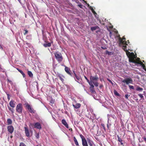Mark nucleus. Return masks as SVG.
Listing matches in <instances>:
<instances>
[{
    "label": "nucleus",
    "instance_id": "nucleus-1",
    "mask_svg": "<svg viewBox=\"0 0 146 146\" xmlns=\"http://www.w3.org/2000/svg\"><path fill=\"white\" fill-rule=\"evenodd\" d=\"M98 81H94L93 82H91L90 83H89V84L90 86V87L89 88L90 91L91 93L96 94V92L94 90V85L93 84V83L94 85L96 87L98 86L99 85V83L98 82Z\"/></svg>",
    "mask_w": 146,
    "mask_h": 146
},
{
    "label": "nucleus",
    "instance_id": "nucleus-2",
    "mask_svg": "<svg viewBox=\"0 0 146 146\" xmlns=\"http://www.w3.org/2000/svg\"><path fill=\"white\" fill-rule=\"evenodd\" d=\"M54 54L56 59L59 62H60L62 61L63 57L60 52H57L54 53Z\"/></svg>",
    "mask_w": 146,
    "mask_h": 146
},
{
    "label": "nucleus",
    "instance_id": "nucleus-3",
    "mask_svg": "<svg viewBox=\"0 0 146 146\" xmlns=\"http://www.w3.org/2000/svg\"><path fill=\"white\" fill-rule=\"evenodd\" d=\"M84 77L86 80L88 84L90 83L91 82H93L94 81H97L98 79V78L96 75L95 76H90V81L89 80L86 76H84Z\"/></svg>",
    "mask_w": 146,
    "mask_h": 146
},
{
    "label": "nucleus",
    "instance_id": "nucleus-4",
    "mask_svg": "<svg viewBox=\"0 0 146 146\" xmlns=\"http://www.w3.org/2000/svg\"><path fill=\"white\" fill-rule=\"evenodd\" d=\"M23 107L22 104L21 103L18 104L16 108V111L19 114H21L22 112Z\"/></svg>",
    "mask_w": 146,
    "mask_h": 146
},
{
    "label": "nucleus",
    "instance_id": "nucleus-5",
    "mask_svg": "<svg viewBox=\"0 0 146 146\" xmlns=\"http://www.w3.org/2000/svg\"><path fill=\"white\" fill-rule=\"evenodd\" d=\"M25 107L31 113H34L35 111L32 108L31 106L28 103L25 104Z\"/></svg>",
    "mask_w": 146,
    "mask_h": 146
},
{
    "label": "nucleus",
    "instance_id": "nucleus-6",
    "mask_svg": "<svg viewBox=\"0 0 146 146\" xmlns=\"http://www.w3.org/2000/svg\"><path fill=\"white\" fill-rule=\"evenodd\" d=\"M122 82L126 83L127 84L129 83L131 84L133 82V80L131 78H127L122 81Z\"/></svg>",
    "mask_w": 146,
    "mask_h": 146
},
{
    "label": "nucleus",
    "instance_id": "nucleus-7",
    "mask_svg": "<svg viewBox=\"0 0 146 146\" xmlns=\"http://www.w3.org/2000/svg\"><path fill=\"white\" fill-rule=\"evenodd\" d=\"M25 129V132L26 136L28 137H30V132L27 125L26 127H24Z\"/></svg>",
    "mask_w": 146,
    "mask_h": 146
},
{
    "label": "nucleus",
    "instance_id": "nucleus-8",
    "mask_svg": "<svg viewBox=\"0 0 146 146\" xmlns=\"http://www.w3.org/2000/svg\"><path fill=\"white\" fill-rule=\"evenodd\" d=\"M7 130L8 132L11 134H12L14 131V128L12 125L9 126L7 127Z\"/></svg>",
    "mask_w": 146,
    "mask_h": 146
},
{
    "label": "nucleus",
    "instance_id": "nucleus-9",
    "mask_svg": "<svg viewBox=\"0 0 146 146\" xmlns=\"http://www.w3.org/2000/svg\"><path fill=\"white\" fill-rule=\"evenodd\" d=\"M65 66L64 69L65 72L67 74L70 75V76H72V74H71V71L70 70V69L67 67L66 66Z\"/></svg>",
    "mask_w": 146,
    "mask_h": 146
},
{
    "label": "nucleus",
    "instance_id": "nucleus-10",
    "mask_svg": "<svg viewBox=\"0 0 146 146\" xmlns=\"http://www.w3.org/2000/svg\"><path fill=\"white\" fill-rule=\"evenodd\" d=\"M34 126L35 128L40 129L42 128L41 124L38 122L35 123L34 124Z\"/></svg>",
    "mask_w": 146,
    "mask_h": 146
},
{
    "label": "nucleus",
    "instance_id": "nucleus-11",
    "mask_svg": "<svg viewBox=\"0 0 146 146\" xmlns=\"http://www.w3.org/2000/svg\"><path fill=\"white\" fill-rule=\"evenodd\" d=\"M57 76L59 78L62 82H64V78H65V77L64 76L59 73L57 74Z\"/></svg>",
    "mask_w": 146,
    "mask_h": 146
},
{
    "label": "nucleus",
    "instance_id": "nucleus-12",
    "mask_svg": "<svg viewBox=\"0 0 146 146\" xmlns=\"http://www.w3.org/2000/svg\"><path fill=\"white\" fill-rule=\"evenodd\" d=\"M125 40V38L124 37H123L122 39L120 40V43L123 44L127 45V42Z\"/></svg>",
    "mask_w": 146,
    "mask_h": 146
},
{
    "label": "nucleus",
    "instance_id": "nucleus-13",
    "mask_svg": "<svg viewBox=\"0 0 146 146\" xmlns=\"http://www.w3.org/2000/svg\"><path fill=\"white\" fill-rule=\"evenodd\" d=\"M62 123L63 125H64L65 126V127L66 128H68V125L65 119H63L62 120Z\"/></svg>",
    "mask_w": 146,
    "mask_h": 146
},
{
    "label": "nucleus",
    "instance_id": "nucleus-14",
    "mask_svg": "<svg viewBox=\"0 0 146 146\" xmlns=\"http://www.w3.org/2000/svg\"><path fill=\"white\" fill-rule=\"evenodd\" d=\"M87 140L88 144L90 146H93L94 143L92 141L88 138H87Z\"/></svg>",
    "mask_w": 146,
    "mask_h": 146
},
{
    "label": "nucleus",
    "instance_id": "nucleus-15",
    "mask_svg": "<svg viewBox=\"0 0 146 146\" xmlns=\"http://www.w3.org/2000/svg\"><path fill=\"white\" fill-rule=\"evenodd\" d=\"M14 101L11 100L9 103L10 106L12 108H14L15 107V104L14 103Z\"/></svg>",
    "mask_w": 146,
    "mask_h": 146
},
{
    "label": "nucleus",
    "instance_id": "nucleus-16",
    "mask_svg": "<svg viewBox=\"0 0 146 146\" xmlns=\"http://www.w3.org/2000/svg\"><path fill=\"white\" fill-rule=\"evenodd\" d=\"M81 105L80 103H77L76 105L73 104V106L74 108L76 109H78L80 108Z\"/></svg>",
    "mask_w": 146,
    "mask_h": 146
},
{
    "label": "nucleus",
    "instance_id": "nucleus-17",
    "mask_svg": "<svg viewBox=\"0 0 146 146\" xmlns=\"http://www.w3.org/2000/svg\"><path fill=\"white\" fill-rule=\"evenodd\" d=\"M87 141V140L86 139L82 141V145L83 146H88Z\"/></svg>",
    "mask_w": 146,
    "mask_h": 146
},
{
    "label": "nucleus",
    "instance_id": "nucleus-18",
    "mask_svg": "<svg viewBox=\"0 0 146 146\" xmlns=\"http://www.w3.org/2000/svg\"><path fill=\"white\" fill-rule=\"evenodd\" d=\"M132 62L137 64H139L141 65H143V62L141 61H135L134 60H133L132 61Z\"/></svg>",
    "mask_w": 146,
    "mask_h": 146
},
{
    "label": "nucleus",
    "instance_id": "nucleus-19",
    "mask_svg": "<svg viewBox=\"0 0 146 146\" xmlns=\"http://www.w3.org/2000/svg\"><path fill=\"white\" fill-rule=\"evenodd\" d=\"M125 45H123L122 47V48L123 50L126 52L127 54V53H129V54H130V52H128V51L126 49L127 46Z\"/></svg>",
    "mask_w": 146,
    "mask_h": 146
},
{
    "label": "nucleus",
    "instance_id": "nucleus-20",
    "mask_svg": "<svg viewBox=\"0 0 146 146\" xmlns=\"http://www.w3.org/2000/svg\"><path fill=\"white\" fill-rule=\"evenodd\" d=\"M99 29V27L98 26H96L93 27H91L90 29L91 30L93 31H94L96 29Z\"/></svg>",
    "mask_w": 146,
    "mask_h": 146
},
{
    "label": "nucleus",
    "instance_id": "nucleus-21",
    "mask_svg": "<svg viewBox=\"0 0 146 146\" xmlns=\"http://www.w3.org/2000/svg\"><path fill=\"white\" fill-rule=\"evenodd\" d=\"M7 125H11L12 123V121L11 119L8 118L7 119Z\"/></svg>",
    "mask_w": 146,
    "mask_h": 146
},
{
    "label": "nucleus",
    "instance_id": "nucleus-22",
    "mask_svg": "<svg viewBox=\"0 0 146 146\" xmlns=\"http://www.w3.org/2000/svg\"><path fill=\"white\" fill-rule=\"evenodd\" d=\"M51 42H49L47 43H45L43 44V46L45 47H50L51 46Z\"/></svg>",
    "mask_w": 146,
    "mask_h": 146
},
{
    "label": "nucleus",
    "instance_id": "nucleus-23",
    "mask_svg": "<svg viewBox=\"0 0 146 146\" xmlns=\"http://www.w3.org/2000/svg\"><path fill=\"white\" fill-rule=\"evenodd\" d=\"M17 70L22 75L23 77L24 78L25 77V75L24 74V73L21 70L18 68H17Z\"/></svg>",
    "mask_w": 146,
    "mask_h": 146
},
{
    "label": "nucleus",
    "instance_id": "nucleus-24",
    "mask_svg": "<svg viewBox=\"0 0 146 146\" xmlns=\"http://www.w3.org/2000/svg\"><path fill=\"white\" fill-rule=\"evenodd\" d=\"M117 138H118V140L120 142L121 144V145H123V143H122L123 140L121 139V138H120L119 136H117Z\"/></svg>",
    "mask_w": 146,
    "mask_h": 146
},
{
    "label": "nucleus",
    "instance_id": "nucleus-25",
    "mask_svg": "<svg viewBox=\"0 0 146 146\" xmlns=\"http://www.w3.org/2000/svg\"><path fill=\"white\" fill-rule=\"evenodd\" d=\"M27 73L29 77H33V74L31 71H28L27 72Z\"/></svg>",
    "mask_w": 146,
    "mask_h": 146
},
{
    "label": "nucleus",
    "instance_id": "nucleus-26",
    "mask_svg": "<svg viewBox=\"0 0 146 146\" xmlns=\"http://www.w3.org/2000/svg\"><path fill=\"white\" fill-rule=\"evenodd\" d=\"M136 90L140 92L142 91L143 90V89L142 88H141L139 87H137L136 88Z\"/></svg>",
    "mask_w": 146,
    "mask_h": 146
},
{
    "label": "nucleus",
    "instance_id": "nucleus-27",
    "mask_svg": "<svg viewBox=\"0 0 146 146\" xmlns=\"http://www.w3.org/2000/svg\"><path fill=\"white\" fill-rule=\"evenodd\" d=\"M114 94L116 96H120V94H119L118 92L115 90H114Z\"/></svg>",
    "mask_w": 146,
    "mask_h": 146
},
{
    "label": "nucleus",
    "instance_id": "nucleus-28",
    "mask_svg": "<svg viewBox=\"0 0 146 146\" xmlns=\"http://www.w3.org/2000/svg\"><path fill=\"white\" fill-rule=\"evenodd\" d=\"M8 108L9 110L12 113H14V109H13V108H11L9 106H8Z\"/></svg>",
    "mask_w": 146,
    "mask_h": 146
},
{
    "label": "nucleus",
    "instance_id": "nucleus-29",
    "mask_svg": "<svg viewBox=\"0 0 146 146\" xmlns=\"http://www.w3.org/2000/svg\"><path fill=\"white\" fill-rule=\"evenodd\" d=\"M80 136L81 138L82 139V141L85 140L86 139L83 136V135H82V134H80Z\"/></svg>",
    "mask_w": 146,
    "mask_h": 146
},
{
    "label": "nucleus",
    "instance_id": "nucleus-30",
    "mask_svg": "<svg viewBox=\"0 0 146 146\" xmlns=\"http://www.w3.org/2000/svg\"><path fill=\"white\" fill-rule=\"evenodd\" d=\"M36 137L37 138H38L39 137V134L38 133H36L35 135Z\"/></svg>",
    "mask_w": 146,
    "mask_h": 146
},
{
    "label": "nucleus",
    "instance_id": "nucleus-31",
    "mask_svg": "<svg viewBox=\"0 0 146 146\" xmlns=\"http://www.w3.org/2000/svg\"><path fill=\"white\" fill-rule=\"evenodd\" d=\"M19 146H26L23 143L21 142L20 143Z\"/></svg>",
    "mask_w": 146,
    "mask_h": 146
},
{
    "label": "nucleus",
    "instance_id": "nucleus-32",
    "mask_svg": "<svg viewBox=\"0 0 146 146\" xmlns=\"http://www.w3.org/2000/svg\"><path fill=\"white\" fill-rule=\"evenodd\" d=\"M106 54H108L109 55H111L112 54V53L111 52H109L108 51H106Z\"/></svg>",
    "mask_w": 146,
    "mask_h": 146
},
{
    "label": "nucleus",
    "instance_id": "nucleus-33",
    "mask_svg": "<svg viewBox=\"0 0 146 146\" xmlns=\"http://www.w3.org/2000/svg\"><path fill=\"white\" fill-rule=\"evenodd\" d=\"M74 142L76 146H79V144L77 140L74 141Z\"/></svg>",
    "mask_w": 146,
    "mask_h": 146
},
{
    "label": "nucleus",
    "instance_id": "nucleus-34",
    "mask_svg": "<svg viewBox=\"0 0 146 146\" xmlns=\"http://www.w3.org/2000/svg\"><path fill=\"white\" fill-rule=\"evenodd\" d=\"M54 102V101L53 100V99H51L50 101V103L52 104H53Z\"/></svg>",
    "mask_w": 146,
    "mask_h": 146
},
{
    "label": "nucleus",
    "instance_id": "nucleus-35",
    "mask_svg": "<svg viewBox=\"0 0 146 146\" xmlns=\"http://www.w3.org/2000/svg\"><path fill=\"white\" fill-rule=\"evenodd\" d=\"M129 88H130V89H132L133 90H134V87L133 86L129 85Z\"/></svg>",
    "mask_w": 146,
    "mask_h": 146
},
{
    "label": "nucleus",
    "instance_id": "nucleus-36",
    "mask_svg": "<svg viewBox=\"0 0 146 146\" xmlns=\"http://www.w3.org/2000/svg\"><path fill=\"white\" fill-rule=\"evenodd\" d=\"M101 126H102V127H103V128L104 129V130L105 131L106 130V129H105V127L104 124H102H102H101Z\"/></svg>",
    "mask_w": 146,
    "mask_h": 146
},
{
    "label": "nucleus",
    "instance_id": "nucleus-37",
    "mask_svg": "<svg viewBox=\"0 0 146 146\" xmlns=\"http://www.w3.org/2000/svg\"><path fill=\"white\" fill-rule=\"evenodd\" d=\"M138 95L141 98H143V96L142 94H139Z\"/></svg>",
    "mask_w": 146,
    "mask_h": 146
},
{
    "label": "nucleus",
    "instance_id": "nucleus-38",
    "mask_svg": "<svg viewBox=\"0 0 146 146\" xmlns=\"http://www.w3.org/2000/svg\"><path fill=\"white\" fill-rule=\"evenodd\" d=\"M25 32L24 33V35H26L28 33V31L27 30H24Z\"/></svg>",
    "mask_w": 146,
    "mask_h": 146
},
{
    "label": "nucleus",
    "instance_id": "nucleus-39",
    "mask_svg": "<svg viewBox=\"0 0 146 146\" xmlns=\"http://www.w3.org/2000/svg\"><path fill=\"white\" fill-rule=\"evenodd\" d=\"M130 95L128 94H126L125 95V97L126 99H128V97Z\"/></svg>",
    "mask_w": 146,
    "mask_h": 146
},
{
    "label": "nucleus",
    "instance_id": "nucleus-40",
    "mask_svg": "<svg viewBox=\"0 0 146 146\" xmlns=\"http://www.w3.org/2000/svg\"><path fill=\"white\" fill-rule=\"evenodd\" d=\"M76 78L77 79V80L79 81L80 79V76H77L76 77Z\"/></svg>",
    "mask_w": 146,
    "mask_h": 146
},
{
    "label": "nucleus",
    "instance_id": "nucleus-41",
    "mask_svg": "<svg viewBox=\"0 0 146 146\" xmlns=\"http://www.w3.org/2000/svg\"><path fill=\"white\" fill-rule=\"evenodd\" d=\"M7 99H8V100H10V97H9V96H10L9 95V94H7Z\"/></svg>",
    "mask_w": 146,
    "mask_h": 146
},
{
    "label": "nucleus",
    "instance_id": "nucleus-42",
    "mask_svg": "<svg viewBox=\"0 0 146 146\" xmlns=\"http://www.w3.org/2000/svg\"><path fill=\"white\" fill-rule=\"evenodd\" d=\"M92 13H93V14H94V15L96 17V15H97V13L95 12V11H93Z\"/></svg>",
    "mask_w": 146,
    "mask_h": 146
},
{
    "label": "nucleus",
    "instance_id": "nucleus-43",
    "mask_svg": "<svg viewBox=\"0 0 146 146\" xmlns=\"http://www.w3.org/2000/svg\"><path fill=\"white\" fill-rule=\"evenodd\" d=\"M90 9H91V10L92 11V12L93 11H94V9H93V8L91 6H90Z\"/></svg>",
    "mask_w": 146,
    "mask_h": 146
},
{
    "label": "nucleus",
    "instance_id": "nucleus-44",
    "mask_svg": "<svg viewBox=\"0 0 146 146\" xmlns=\"http://www.w3.org/2000/svg\"><path fill=\"white\" fill-rule=\"evenodd\" d=\"M101 48L104 50L106 49V48L105 46H101Z\"/></svg>",
    "mask_w": 146,
    "mask_h": 146
},
{
    "label": "nucleus",
    "instance_id": "nucleus-45",
    "mask_svg": "<svg viewBox=\"0 0 146 146\" xmlns=\"http://www.w3.org/2000/svg\"><path fill=\"white\" fill-rule=\"evenodd\" d=\"M107 80L109 81L112 84V82L111 81V80H110V79H108V78H107Z\"/></svg>",
    "mask_w": 146,
    "mask_h": 146
},
{
    "label": "nucleus",
    "instance_id": "nucleus-46",
    "mask_svg": "<svg viewBox=\"0 0 146 146\" xmlns=\"http://www.w3.org/2000/svg\"><path fill=\"white\" fill-rule=\"evenodd\" d=\"M7 80L8 82H9L10 83H11L12 82L11 80H10L8 79H7Z\"/></svg>",
    "mask_w": 146,
    "mask_h": 146
},
{
    "label": "nucleus",
    "instance_id": "nucleus-47",
    "mask_svg": "<svg viewBox=\"0 0 146 146\" xmlns=\"http://www.w3.org/2000/svg\"><path fill=\"white\" fill-rule=\"evenodd\" d=\"M135 61H140V58H137L136 60H135Z\"/></svg>",
    "mask_w": 146,
    "mask_h": 146
},
{
    "label": "nucleus",
    "instance_id": "nucleus-48",
    "mask_svg": "<svg viewBox=\"0 0 146 146\" xmlns=\"http://www.w3.org/2000/svg\"><path fill=\"white\" fill-rule=\"evenodd\" d=\"M142 66L143 68L144 69H145V68H146V67L144 64H143V65H142Z\"/></svg>",
    "mask_w": 146,
    "mask_h": 146
},
{
    "label": "nucleus",
    "instance_id": "nucleus-49",
    "mask_svg": "<svg viewBox=\"0 0 146 146\" xmlns=\"http://www.w3.org/2000/svg\"><path fill=\"white\" fill-rule=\"evenodd\" d=\"M73 138H74V141H75L77 140L75 137H74H74H73Z\"/></svg>",
    "mask_w": 146,
    "mask_h": 146
},
{
    "label": "nucleus",
    "instance_id": "nucleus-50",
    "mask_svg": "<svg viewBox=\"0 0 146 146\" xmlns=\"http://www.w3.org/2000/svg\"><path fill=\"white\" fill-rule=\"evenodd\" d=\"M107 127H108V129H110V128H109V125H108V124L107 125Z\"/></svg>",
    "mask_w": 146,
    "mask_h": 146
},
{
    "label": "nucleus",
    "instance_id": "nucleus-51",
    "mask_svg": "<svg viewBox=\"0 0 146 146\" xmlns=\"http://www.w3.org/2000/svg\"><path fill=\"white\" fill-rule=\"evenodd\" d=\"M103 85H100V88H101L102 87H103Z\"/></svg>",
    "mask_w": 146,
    "mask_h": 146
},
{
    "label": "nucleus",
    "instance_id": "nucleus-52",
    "mask_svg": "<svg viewBox=\"0 0 146 146\" xmlns=\"http://www.w3.org/2000/svg\"><path fill=\"white\" fill-rule=\"evenodd\" d=\"M143 139L145 141H146V137H144Z\"/></svg>",
    "mask_w": 146,
    "mask_h": 146
},
{
    "label": "nucleus",
    "instance_id": "nucleus-53",
    "mask_svg": "<svg viewBox=\"0 0 146 146\" xmlns=\"http://www.w3.org/2000/svg\"><path fill=\"white\" fill-rule=\"evenodd\" d=\"M79 7H80V8H82V5H79Z\"/></svg>",
    "mask_w": 146,
    "mask_h": 146
},
{
    "label": "nucleus",
    "instance_id": "nucleus-54",
    "mask_svg": "<svg viewBox=\"0 0 146 146\" xmlns=\"http://www.w3.org/2000/svg\"><path fill=\"white\" fill-rule=\"evenodd\" d=\"M0 48L1 49H3L2 47L0 44Z\"/></svg>",
    "mask_w": 146,
    "mask_h": 146
},
{
    "label": "nucleus",
    "instance_id": "nucleus-55",
    "mask_svg": "<svg viewBox=\"0 0 146 146\" xmlns=\"http://www.w3.org/2000/svg\"><path fill=\"white\" fill-rule=\"evenodd\" d=\"M74 75H75V76L76 77H76L78 76L77 75V74L75 73H74Z\"/></svg>",
    "mask_w": 146,
    "mask_h": 146
},
{
    "label": "nucleus",
    "instance_id": "nucleus-56",
    "mask_svg": "<svg viewBox=\"0 0 146 146\" xmlns=\"http://www.w3.org/2000/svg\"><path fill=\"white\" fill-rule=\"evenodd\" d=\"M18 1H19V2L20 3H21V0H18Z\"/></svg>",
    "mask_w": 146,
    "mask_h": 146
},
{
    "label": "nucleus",
    "instance_id": "nucleus-57",
    "mask_svg": "<svg viewBox=\"0 0 146 146\" xmlns=\"http://www.w3.org/2000/svg\"><path fill=\"white\" fill-rule=\"evenodd\" d=\"M12 137H13V136H12V135H11V136H10V138H12Z\"/></svg>",
    "mask_w": 146,
    "mask_h": 146
},
{
    "label": "nucleus",
    "instance_id": "nucleus-58",
    "mask_svg": "<svg viewBox=\"0 0 146 146\" xmlns=\"http://www.w3.org/2000/svg\"><path fill=\"white\" fill-rule=\"evenodd\" d=\"M88 7H90V5H89L88 4Z\"/></svg>",
    "mask_w": 146,
    "mask_h": 146
},
{
    "label": "nucleus",
    "instance_id": "nucleus-59",
    "mask_svg": "<svg viewBox=\"0 0 146 146\" xmlns=\"http://www.w3.org/2000/svg\"><path fill=\"white\" fill-rule=\"evenodd\" d=\"M83 1H84L85 3H86V1H84V0H83Z\"/></svg>",
    "mask_w": 146,
    "mask_h": 146
},
{
    "label": "nucleus",
    "instance_id": "nucleus-60",
    "mask_svg": "<svg viewBox=\"0 0 146 146\" xmlns=\"http://www.w3.org/2000/svg\"><path fill=\"white\" fill-rule=\"evenodd\" d=\"M73 72L74 74V73H75V71H73Z\"/></svg>",
    "mask_w": 146,
    "mask_h": 146
},
{
    "label": "nucleus",
    "instance_id": "nucleus-61",
    "mask_svg": "<svg viewBox=\"0 0 146 146\" xmlns=\"http://www.w3.org/2000/svg\"><path fill=\"white\" fill-rule=\"evenodd\" d=\"M144 70L146 71V68Z\"/></svg>",
    "mask_w": 146,
    "mask_h": 146
},
{
    "label": "nucleus",
    "instance_id": "nucleus-62",
    "mask_svg": "<svg viewBox=\"0 0 146 146\" xmlns=\"http://www.w3.org/2000/svg\"><path fill=\"white\" fill-rule=\"evenodd\" d=\"M127 42H128V43H129V41L128 40H127Z\"/></svg>",
    "mask_w": 146,
    "mask_h": 146
},
{
    "label": "nucleus",
    "instance_id": "nucleus-63",
    "mask_svg": "<svg viewBox=\"0 0 146 146\" xmlns=\"http://www.w3.org/2000/svg\"><path fill=\"white\" fill-rule=\"evenodd\" d=\"M127 42H128V43H129V41L128 40H127Z\"/></svg>",
    "mask_w": 146,
    "mask_h": 146
},
{
    "label": "nucleus",
    "instance_id": "nucleus-64",
    "mask_svg": "<svg viewBox=\"0 0 146 146\" xmlns=\"http://www.w3.org/2000/svg\"><path fill=\"white\" fill-rule=\"evenodd\" d=\"M109 125L110 126V125H111V124H109Z\"/></svg>",
    "mask_w": 146,
    "mask_h": 146
}]
</instances>
